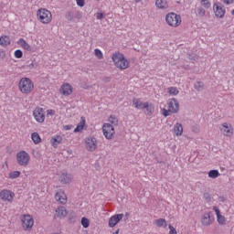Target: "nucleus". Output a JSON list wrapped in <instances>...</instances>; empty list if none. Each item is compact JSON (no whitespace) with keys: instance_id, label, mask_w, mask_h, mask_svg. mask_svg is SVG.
Segmentation results:
<instances>
[{"instance_id":"1","label":"nucleus","mask_w":234,"mask_h":234,"mask_svg":"<svg viewBox=\"0 0 234 234\" xmlns=\"http://www.w3.org/2000/svg\"><path fill=\"white\" fill-rule=\"evenodd\" d=\"M112 60L114 64V67L116 69H119V70H127L131 67V62L127 58H125V55L123 53H121L120 51H116L112 56Z\"/></svg>"},{"instance_id":"2","label":"nucleus","mask_w":234,"mask_h":234,"mask_svg":"<svg viewBox=\"0 0 234 234\" xmlns=\"http://www.w3.org/2000/svg\"><path fill=\"white\" fill-rule=\"evenodd\" d=\"M18 90L22 94H32L34 92V81L30 78L23 77L18 82Z\"/></svg>"},{"instance_id":"3","label":"nucleus","mask_w":234,"mask_h":234,"mask_svg":"<svg viewBox=\"0 0 234 234\" xmlns=\"http://www.w3.org/2000/svg\"><path fill=\"white\" fill-rule=\"evenodd\" d=\"M167 108L168 109H162V114L165 118L171 116V114H176V112L180 111V103H178V101L175 98L170 99L167 102Z\"/></svg>"},{"instance_id":"4","label":"nucleus","mask_w":234,"mask_h":234,"mask_svg":"<svg viewBox=\"0 0 234 234\" xmlns=\"http://www.w3.org/2000/svg\"><path fill=\"white\" fill-rule=\"evenodd\" d=\"M133 105L138 111H144V109H145L148 116H153V113L154 112V106L148 101L143 102L142 100L134 98L133 99Z\"/></svg>"},{"instance_id":"5","label":"nucleus","mask_w":234,"mask_h":234,"mask_svg":"<svg viewBox=\"0 0 234 234\" xmlns=\"http://www.w3.org/2000/svg\"><path fill=\"white\" fill-rule=\"evenodd\" d=\"M37 19L42 25H49L52 23V13L47 8H39L37 11Z\"/></svg>"},{"instance_id":"6","label":"nucleus","mask_w":234,"mask_h":234,"mask_svg":"<svg viewBox=\"0 0 234 234\" xmlns=\"http://www.w3.org/2000/svg\"><path fill=\"white\" fill-rule=\"evenodd\" d=\"M165 23L172 28H178L182 25V16L176 13L170 12L165 16Z\"/></svg>"},{"instance_id":"7","label":"nucleus","mask_w":234,"mask_h":234,"mask_svg":"<svg viewBox=\"0 0 234 234\" xmlns=\"http://www.w3.org/2000/svg\"><path fill=\"white\" fill-rule=\"evenodd\" d=\"M20 222L24 231H30L34 228V217L30 214H24L20 218Z\"/></svg>"},{"instance_id":"8","label":"nucleus","mask_w":234,"mask_h":234,"mask_svg":"<svg viewBox=\"0 0 234 234\" xmlns=\"http://www.w3.org/2000/svg\"><path fill=\"white\" fill-rule=\"evenodd\" d=\"M16 162L21 167H27L30 164V154L25 150H21L16 154Z\"/></svg>"},{"instance_id":"9","label":"nucleus","mask_w":234,"mask_h":234,"mask_svg":"<svg viewBox=\"0 0 234 234\" xmlns=\"http://www.w3.org/2000/svg\"><path fill=\"white\" fill-rule=\"evenodd\" d=\"M16 198V193L14 191L4 188L0 191V200L5 202V204H12Z\"/></svg>"},{"instance_id":"10","label":"nucleus","mask_w":234,"mask_h":234,"mask_svg":"<svg viewBox=\"0 0 234 234\" xmlns=\"http://www.w3.org/2000/svg\"><path fill=\"white\" fill-rule=\"evenodd\" d=\"M85 148L90 153H94L98 149V139L94 136H89L85 139Z\"/></svg>"},{"instance_id":"11","label":"nucleus","mask_w":234,"mask_h":234,"mask_svg":"<svg viewBox=\"0 0 234 234\" xmlns=\"http://www.w3.org/2000/svg\"><path fill=\"white\" fill-rule=\"evenodd\" d=\"M213 11L218 19H224V16H226V7L224 5L221 3H215L213 5Z\"/></svg>"},{"instance_id":"12","label":"nucleus","mask_w":234,"mask_h":234,"mask_svg":"<svg viewBox=\"0 0 234 234\" xmlns=\"http://www.w3.org/2000/svg\"><path fill=\"white\" fill-rule=\"evenodd\" d=\"M102 133L106 140H112V136L115 134L114 127L111 123H104L102 125Z\"/></svg>"},{"instance_id":"13","label":"nucleus","mask_w":234,"mask_h":234,"mask_svg":"<svg viewBox=\"0 0 234 234\" xmlns=\"http://www.w3.org/2000/svg\"><path fill=\"white\" fill-rule=\"evenodd\" d=\"M33 118L37 123H43L45 122V110L41 107H37L33 111Z\"/></svg>"},{"instance_id":"14","label":"nucleus","mask_w":234,"mask_h":234,"mask_svg":"<svg viewBox=\"0 0 234 234\" xmlns=\"http://www.w3.org/2000/svg\"><path fill=\"white\" fill-rule=\"evenodd\" d=\"M220 132H221V134H223V136L231 138L234 133L233 125H231V123L229 122H224L221 124Z\"/></svg>"},{"instance_id":"15","label":"nucleus","mask_w":234,"mask_h":234,"mask_svg":"<svg viewBox=\"0 0 234 234\" xmlns=\"http://www.w3.org/2000/svg\"><path fill=\"white\" fill-rule=\"evenodd\" d=\"M55 200H57L58 204H62L63 206H65L68 200L67 194H65V190L63 189L58 190L55 194Z\"/></svg>"},{"instance_id":"16","label":"nucleus","mask_w":234,"mask_h":234,"mask_svg":"<svg viewBox=\"0 0 234 234\" xmlns=\"http://www.w3.org/2000/svg\"><path fill=\"white\" fill-rule=\"evenodd\" d=\"M73 90H74V88L72 87V85H70V83H63L60 86L59 93L62 96H70V94H72Z\"/></svg>"},{"instance_id":"17","label":"nucleus","mask_w":234,"mask_h":234,"mask_svg":"<svg viewBox=\"0 0 234 234\" xmlns=\"http://www.w3.org/2000/svg\"><path fill=\"white\" fill-rule=\"evenodd\" d=\"M123 218V214H116L112 216L109 218L108 226L109 228H114L116 225L120 223V221Z\"/></svg>"},{"instance_id":"18","label":"nucleus","mask_w":234,"mask_h":234,"mask_svg":"<svg viewBox=\"0 0 234 234\" xmlns=\"http://www.w3.org/2000/svg\"><path fill=\"white\" fill-rule=\"evenodd\" d=\"M58 181L62 185L70 184L72 182V176L67 173H61L58 176Z\"/></svg>"},{"instance_id":"19","label":"nucleus","mask_w":234,"mask_h":234,"mask_svg":"<svg viewBox=\"0 0 234 234\" xmlns=\"http://www.w3.org/2000/svg\"><path fill=\"white\" fill-rule=\"evenodd\" d=\"M55 215L58 218H66L67 215H69V210L65 207H58L55 210Z\"/></svg>"},{"instance_id":"20","label":"nucleus","mask_w":234,"mask_h":234,"mask_svg":"<svg viewBox=\"0 0 234 234\" xmlns=\"http://www.w3.org/2000/svg\"><path fill=\"white\" fill-rule=\"evenodd\" d=\"M213 211L216 213L218 223L220 226H224V224H226V217L220 214V209H218V207H213Z\"/></svg>"},{"instance_id":"21","label":"nucleus","mask_w":234,"mask_h":234,"mask_svg":"<svg viewBox=\"0 0 234 234\" xmlns=\"http://www.w3.org/2000/svg\"><path fill=\"white\" fill-rule=\"evenodd\" d=\"M173 133H174V136H177V137L182 136V134H184V126H182V123L176 122L174 125Z\"/></svg>"},{"instance_id":"22","label":"nucleus","mask_w":234,"mask_h":234,"mask_svg":"<svg viewBox=\"0 0 234 234\" xmlns=\"http://www.w3.org/2000/svg\"><path fill=\"white\" fill-rule=\"evenodd\" d=\"M17 45H19V47H21V48H23L24 50H27V52H32V46H30V44H28V42H27V40H25L24 38H19L17 40Z\"/></svg>"},{"instance_id":"23","label":"nucleus","mask_w":234,"mask_h":234,"mask_svg":"<svg viewBox=\"0 0 234 234\" xmlns=\"http://www.w3.org/2000/svg\"><path fill=\"white\" fill-rule=\"evenodd\" d=\"M85 125H87V121L85 117H80V122L77 124L76 128L74 129L73 133H82L85 129Z\"/></svg>"},{"instance_id":"24","label":"nucleus","mask_w":234,"mask_h":234,"mask_svg":"<svg viewBox=\"0 0 234 234\" xmlns=\"http://www.w3.org/2000/svg\"><path fill=\"white\" fill-rule=\"evenodd\" d=\"M155 6L159 10H167L169 4H167V0H155Z\"/></svg>"},{"instance_id":"25","label":"nucleus","mask_w":234,"mask_h":234,"mask_svg":"<svg viewBox=\"0 0 234 234\" xmlns=\"http://www.w3.org/2000/svg\"><path fill=\"white\" fill-rule=\"evenodd\" d=\"M201 224L204 226H211V213L207 212L201 218Z\"/></svg>"},{"instance_id":"26","label":"nucleus","mask_w":234,"mask_h":234,"mask_svg":"<svg viewBox=\"0 0 234 234\" xmlns=\"http://www.w3.org/2000/svg\"><path fill=\"white\" fill-rule=\"evenodd\" d=\"M61 142H63V137H61V135H55L50 139V144L52 147L55 148L58 147Z\"/></svg>"},{"instance_id":"27","label":"nucleus","mask_w":234,"mask_h":234,"mask_svg":"<svg viewBox=\"0 0 234 234\" xmlns=\"http://www.w3.org/2000/svg\"><path fill=\"white\" fill-rule=\"evenodd\" d=\"M12 43V40L10 39V37L8 36H2L0 37V45L1 47H8Z\"/></svg>"},{"instance_id":"28","label":"nucleus","mask_w":234,"mask_h":234,"mask_svg":"<svg viewBox=\"0 0 234 234\" xmlns=\"http://www.w3.org/2000/svg\"><path fill=\"white\" fill-rule=\"evenodd\" d=\"M154 224L157 228H167V221H165L164 218L155 219Z\"/></svg>"},{"instance_id":"29","label":"nucleus","mask_w":234,"mask_h":234,"mask_svg":"<svg viewBox=\"0 0 234 234\" xmlns=\"http://www.w3.org/2000/svg\"><path fill=\"white\" fill-rule=\"evenodd\" d=\"M19 176H21V172L16 170V171L9 172L7 178H9V180H16V178H19Z\"/></svg>"},{"instance_id":"30","label":"nucleus","mask_w":234,"mask_h":234,"mask_svg":"<svg viewBox=\"0 0 234 234\" xmlns=\"http://www.w3.org/2000/svg\"><path fill=\"white\" fill-rule=\"evenodd\" d=\"M31 140L35 144V145H37V144H41V136H39V133L36 132L31 133Z\"/></svg>"},{"instance_id":"31","label":"nucleus","mask_w":234,"mask_h":234,"mask_svg":"<svg viewBox=\"0 0 234 234\" xmlns=\"http://www.w3.org/2000/svg\"><path fill=\"white\" fill-rule=\"evenodd\" d=\"M166 90L170 96H178L180 93V90L176 87H169Z\"/></svg>"},{"instance_id":"32","label":"nucleus","mask_w":234,"mask_h":234,"mask_svg":"<svg viewBox=\"0 0 234 234\" xmlns=\"http://www.w3.org/2000/svg\"><path fill=\"white\" fill-rule=\"evenodd\" d=\"M108 123H110V125H112V127H116L118 126L119 121H118V117L115 115H111L108 118Z\"/></svg>"},{"instance_id":"33","label":"nucleus","mask_w":234,"mask_h":234,"mask_svg":"<svg viewBox=\"0 0 234 234\" xmlns=\"http://www.w3.org/2000/svg\"><path fill=\"white\" fill-rule=\"evenodd\" d=\"M220 172L218 170H210L208 172V178H218Z\"/></svg>"},{"instance_id":"34","label":"nucleus","mask_w":234,"mask_h":234,"mask_svg":"<svg viewBox=\"0 0 234 234\" xmlns=\"http://www.w3.org/2000/svg\"><path fill=\"white\" fill-rule=\"evenodd\" d=\"M81 226L82 228H89L90 226V221L89 220V218H81Z\"/></svg>"},{"instance_id":"35","label":"nucleus","mask_w":234,"mask_h":234,"mask_svg":"<svg viewBox=\"0 0 234 234\" xmlns=\"http://www.w3.org/2000/svg\"><path fill=\"white\" fill-rule=\"evenodd\" d=\"M200 5L203 6V8H211V2L209 0H201Z\"/></svg>"},{"instance_id":"36","label":"nucleus","mask_w":234,"mask_h":234,"mask_svg":"<svg viewBox=\"0 0 234 234\" xmlns=\"http://www.w3.org/2000/svg\"><path fill=\"white\" fill-rule=\"evenodd\" d=\"M195 89H196L197 90H198V91L203 90H204V82H202V81H197V82L195 83Z\"/></svg>"},{"instance_id":"37","label":"nucleus","mask_w":234,"mask_h":234,"mask_svg":"<svg viewBox=\"0 0 234 234\" xmlns=\"http://www.w3.org/2000/svg\"><path fill=\"white\" fill-rule=\"evenodd\" d=\"M94 54L99 59H103V52H101V50H100L99 48L94 49Z\"/></svg>"},{"instance_id":"38","label":"nucleus","mask_w":234,"mask_h":234,"mask_svg":"<svg viewBox=\"0 0 234 234\" xmlns=\"http://www.w3.org/2000/svg\"><path fill=\"white\" fill-rule=\"evenodd\" d=\"M197 16H199V17H204V16H206V9L202 6L197 7Z\"/></svg>"},{"instance_id":"39","label":"nucleus","mask_w":234,"mask_h":234,"mask_svg":"<svg viewBox=\"0 0 234 234\" xmlns=\"http://www.w3.org/2000/svg\"><path fill=\"white\" fill-rule=\"evenodd\" d=\"M14 56L16 58V59H21V58H23V51H21V49H16L14 52Z\"/></svg>"},{"instance_id":"40","label":"nucleus","mask_w":234,"mask_h":234,"mask_svg":"<svg viewBox=\"0 0 234 234\" xmlns=\"http://www.w3.org/2000/svg\"><path fill=\"white\" fill-rule=\"evenodd\" d=\"M168 228L170 229L168 234H178V232H176V229H175V227L172 225H169Z\"/></svg>"},{"instance_id":"41","label":"nucleus","mask_w":234,"mask_h":234,"mask_svg":"<svg viewBox=\"0 0 234 234\" xmlns=\"http://www.w3.org/2000/svg\"><path fill=\"white\" fill-rule=\"evenodd\" d=\"M96 17H97V19L101 20V19H103V17H105V15L102 12H98L96 14Z\"/></svg>"},{"instance_id":"42","label":"nucleus","mask_w":234,"mask_h":234,"mask_svg":"<svg viewBox=\"0 0 234 234\" xmlns=\"http://www.w3.org/2000/svg\"><path fill=\"white\" fill-rule=\"evenodd\" d=\"M78 6L83 7L85 6V0H76Z\"/></svg>"},{"instance_id":"43","label":"nucleus","mask_w":234,"mask_h":234,"mask_svg":"<svg viewBox=\"0 0 234 234\" xmlns=\"http://www.w3.org/2000/svg\"><path fill=\"white\" fill-rule=\"evenodd\" d=\"M54 114H56V111L47 110V116H54Z\"/></svg>"},{"instance_id":"44","label":"nucleus","mask_w":234,"mask_h":234,"mask_svg":"<svg viewBox=\"0 0 234 234\" xmlns=\"http://www.w3.org/2000/svg\"><path fill=\"white\" fill-rule=\"evenodd\" d=\"M73 127H74V125L68 124V125H64L63 129H64V131H70V129H72Z\"/></svg>"},{"instance_id":"45","label":"nucleus","mask_w":234,"mask_h":234,"mask_svg":"<svg viewBox=\"0 0 234 234\" xmlns=\"http://www.w3.org/2000/svg\"><path fill=\"white\" fill-rule=\"evenodd\" d=\"M6 56V53H5V50L0 49V59H5Z\"/></svg>"},{"instance_id":"46","label":"nucleus","mask_w":234,"mask_h":234,"mask_svg":"<svg viewBox=\"0 0 234 234\" xmlns=\"http://www.w3.org/2000/svg\"><path fill=\"white\" fill-rule=\"evenodd\" d=\"M224 5H233L234 0H221Z\"/></svg>"},{"instance_id":"47","label":"nucleus","mask_w":234,"mask_h":234,"mask_svg":"<svg viewBox=\"0 0 234 234\" xmlns=\"http://www.w3.org/2000/svg\"><path fill=\"white\" fill-rule=\"evenodd\" d=\"M29 69H34V63H31V64L29 65Z\"/></svg>"},{"instance_id":"48","label":"nucleus","mask_w":234,"mask_h":234,"mask_svg":"<svg viewBox=\"0 0 234 234\" xmlns=\"http://www.w3.org/2000/svg\"><path fill=\"white\" fill-rule=\"evenodd\" d=\"M120 233V229H117L116 231H115V234H119Z\"/></svg>"},{"instance_id":"49","label":"nucleus","mask_w":234,"mask_h":234,"mask_svg":"<svg viewBox=\"0 0 234 234\" xmlns=\"http://www.w3.org/2000/svg\"><path fill=\"white\" fill-rule=\"evenodd\" d=\"M135 3H140L142 0H133Z\"/></svg>"},{"instance_id":"50","label":"nucleus","mask_w":234,"mask_h":234,"mask_svg":"<svg viewBox=\"0 0 234 234\" xmlns=\"http://www.w3.org/2000/svg\"><path fill=\"white\" fill-rule=\"evenodd\" d=\"M231 16H234V9L231 11Z\"/></svg>"}]
</instances>
